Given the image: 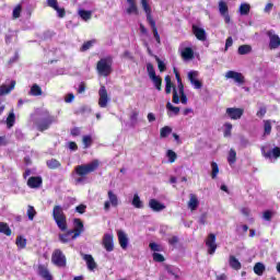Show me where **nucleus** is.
I'll use <instances>...</instances> for the list:
<instances>
[{
	"instance_id": "f257e3e1",
	"label": "nucleus",
	"mask_w": 280,
	"mask_h": 280,
	"mask_svg": "<svg viewBox=\"0 0 280 280\" xmlns=\"http://www.w3.org/2000/svg\"><path fill=\"white\" fill-rule=\"evenodd\" d=\"M97 167H100V161L93 160L88 164H81L75 166L74 172L77 176L84 178V176H89V174H93V172L97 171Z\"/></svg>"
},
{
	"instance_id": "f03ea898",
	"label": "nucleus",
	"mask_w": 280,
	"mask_h": 280,
	"mask_svg": "<svg viewBox=\"0 0 280 280\" xmlns=\"http://www.w3.org/2000/svg\"><path fill=\"white\" fill-rule=\"evenodd\" d=\"M52 219L55 220L57 226L62 232L67 231V214H65V210L61 206H55L52 208Z\"/></svg>"
},
{
	"instance_id": "7ed1b4c3",
	"label": "nucleus",
	"mask_w": 280,
	"mask_h": 280,
	"mask_svg": "<svg viewBox=\"0 0 280 280\" xmlns=\"http://www.w3.org/2000/svg\"><path fill=\"white\" fill-rule=\"evenodd\" d=\"M96 70L100 75L108 78L113 73V57L102 58L96 63Z\"/></svg>"
},
{
	"instance_id": "20e7f679",
	"label": "nucleus",
	"mask_w": 280,
	"mask_h": 280,
	"mask_svg": "<svg viewBox=\"0 0 280 280\" xmlns=\"http://www.w3.org/2000/svg\"><path fill=\"white\" fill-rule=\"evenodd\" d=\"M51 264L57 268H67V256L62 253V249L57 248L52 252Z\"/></svg>"
},
{
	"instance_id": "39448f33",
	"label": "nucleus",
	"mask_w": 280,
	"mask_h": 280,
	"mask_svg": "<svg viewBox=\"0 0 280 280\" xmlns=\"http://www.w3.org/2000/svg\"><path fill=\"white\" fill-rule=\"evenodd\" d=\"M51 124H54V116L51 115H47L46 117L35 121L36 129L39 132H45V130H49Z\"/></svg>"
},
{
	"instance_id": "423d86ee",
	"label": "nucleus",
	"mask_w": 280,
	"mask_h": 280,
	"mask_svg": "<svg viewBox=\"0 0 280 280\" xmlns=\"http://www.w3.org/2000/svg\"><path fill=\"white\" fill-rule=\"evenodd\" d=\"M102 245L107 253H113L115 250V236L108 233L104 234Z\"/></svg>"
},
{
	"instance_id": "0eeeda50",
	"label": "nucleus",
	"mask_w": 280,
	"mask_h": 280,
	"mask_svg": "<svg viewBox=\"0 0 280 280\" xmlns=\"http://www.w3.org/2000/svg\"><path fill=\"white\" fill-rule=\"evenodd\" d=\"M266 36H268V38H269V49H279L280 37L277 35L275 30L267 31Z\"/></svg>"
},
{
	"instance_id": "6e6552de",
	"label": "nucleus",
	"mask_w": 280,
	"mask_h": 280,
	"mask_svg": "<svg viewBox=\"0 0 280 280\" xmlns=\"http://www.w3.org/2000/svg\"><path fill=\"white\" fill-rule=\"evenodd\" d=\"M225 114L230 119L233 121H237V119H242L244 115V108H237V107H228L225 109Z\"/></svg>"
},
{
	"instance_id": "1a4fd4ad",
	"label": "nucleus",
	"mask_w": 280,
	"mask_h": 280,
	"mask_svg": "<svg viewBox=\"0 0 280 280\" xmlns=\"http://www.w3.org/2000/svg\"><path fill=\"white\" fill-rule=\"evenodd\" d=\"M110 98H108V91L106 90V86L102 85L98 90V106L100 108H106L108 106V102Z\"/></svg>"
},
{
	"instance_id": "9d476101",
	"label": "nucleus",
	"mask_w": 280,
	"mask_h": 280,
	"mask_svg": "<svg viewBox=\"0 0 280 280\" xmlns=\"http://www.w3.org/2000/svg\"><path fill=\"white\" fill-rule=\"evenodd\" d=\"M206 246L209 255H215V250H218V244H215V234L210 233L208 235L206 238Z\"/></svg>"
},
{
	"instance_id": "9b49d317",
	"label": "nucleus",
	"mask_w": 280,
	"mask_h": 280,
	"mask_svg": "<svg viewBox=\"0 0 280 280\" xmlns=\"http://www.w3.org/2000/svg\"><path fill=\"white\" fill-rule=\"evenodd\" d=\"M73 225L74 229L70 231H72L73 233L72 240H77L78 237H80V235H82V233H84V223L81 219H73Z\"/></svg>"
},
{
	"instance_id": "f8f14e48",
	"label": "nucleus",
	"mask_w": 280,
	"mask_h": 280,
	"mask_svg": "<svg viewBox=\"0 0 280 280\" xmlns=\"http://www.w3.org/2000/svg\"><path fill=\"white\" fill-rule=\"evenodd\" d=\"M225 78L228 80H234V82H236L237 84H244L246 82L244 74H242V72H236L233 70H229L225 73Z\"/></svg>"
},
{
	"instance_id": "ddd939ff",
	"label": "nucleus",
	"mask_w": 280,
	"mask_h": 280,
	"mask_svg": "<svg viewBox=\"0 0 280 280\" xmlns=\"http://www.w3.org/2000/svg\"><path fill=\"white\" fill-rule=\"evenodd\" d=\"M173 89V104H180V96H178V91L176 90V85L174 83L165 84V93L170 95Z\"/></svg>"
},
{
	"instance_id": "4468645a",
	"label": "nucleus",
	"mask_w": 280,
	"mask_h": 280,
	"mask_svg": "<svg viewBox=\"0 0 280 280\" xmlns=\"http://www.w3.org/2000/svg\"><path fill=\"white\" fill-rule=\"evenodd\" d=\"M37 275L44 280H54V276H51V272H49L47 265H38Z\"/></svg>"
},
{
	"instance_id": "2eb2a0df",
	"label": "nucleus",
	"mask_w": 280,
	"mask_h": 280,
	"mask_svg": "<svg viewBox=\"0 0 280 280\" xmlns=\"http://www.w3.org/2000/svg\"><path fill=\"white\" fill-rule=\"evenodd\" d=\"M26 185L30 189H39V187H43V177L32 176L27 179Z\"/></svg>"
},
{
	"instance_id": "dca6fc26",
	"label": "nucleus",
	"mask_w": 280,
	"mask_h": 280,
	"mask_svg": "<svg viewBox=\"0 0 280 280\" xmlns=\"http://www.w3.org/2000/svg\"><path fill=\"white\" fill-rule=\"evenodd\" d=\"M261 154L265 159H279L280 158V148L275 147L272 151H267L266 152V147H261Z\"/></svg>"
},
{
	"instance_id": "f3484780",
	"label": "nucleus",
	"mask_w": 280,
	"mask_h": 280,
	"mask_svg": "<svg viewBox=\"0 0 280 280\" xmlns=\"http://www.w3.org/2000/svg\"><path fill=\"white\" fill-rule=\"evenodd\" d=\"M117 237L120 248H122V250H126V248H128V235L125 234L122 230H118Z\"/></svg>"
},
{
	"instance_id": "a211bd4d",
	"label": "nucleus",
	"mask_w": 280,
	"mask_h": 280,
	"mask_svg": "<svg viewBox=\"0 0 280 280\" xmlns=\"http://www.w3.org/2000/svg\"><path fill=\"white\" fill-rule=\"evenodd\" d=\"M192 34L196 36L197 40H207V32L205 28H200L197 25H192Z\"/></svg>"
},
{
	"instance_id": "6ab92c4d",
	"label": "nucleus",
	"mask_w": 280,
	"mask_h": 280,
	"mask_svg": "<svg viewBox=\"0 0 280 280\" xmlns=\"http://www.w3.org/2000/svg\"><path fill=\"white\" fill-rule=\"evenodd\" d=\"M83 259L86 262L88 269L93 271L97 268V262H95V258L91 254H83Z\"/></svg>"
},
{
	"instance_id": "aec40b11",
	"label": "nucleus",
	"mask_w": 280,
	"mask_h": 280,
	"mask_svg": "<svg viewBox=\"0 0 280 280\" xmlns=\"http://www.w3.org/2000/svg\"><path fill=\"white\" fill-rule=\"evenodd\" d=\"M149 207L150 209H152V211H155L156 213L165 209V205L161 203V201L156 199H150Z\"/></svg>"
},
{
	"instance_id": "412c9836",
	"label": "nucleus",
	"mask_w": 280,
	"mask_h": 280,
	"mask_svg": "<svg viewBox=\"0 0 280 280\" xmlns=\"http://www.w3.org/2000/svg\"><path fill=\"white\" fill-rule=\"evenodd\" d=\"M127 3L129 7L127 8L126 12L127 14H136L139 15V8L137 7V0H127Z\"/></svg>"
},
{
	"instance_id": "4be33fe9",
	"label": "nucleus",
	"mask_w": 280,
	"mask_h": 280,
	"mask_svg": "<svg viewBox=\"0 0 280 280\" xmlns=\"http://www.w3.org/2000/svg\"><path fill=\"white\" fill-rule=\"evenodd\" d=\"M14 86H16V81H11L10 85L2 84L0 86V95H10L14 91Z\"/></svg>"
},
{
	"instance_id": "5701e85b",
	"label": "nucleus",
	"mask_w": 280,
	"mask_h": 280,
	"mask_svg": "<svg viewBox=\"0 0 280 280\" xmlns=\"http://www.w3.org/2000/svg\"><path fill=\"white\" fill-rule=\"evenodd\" d=\"M141 5L147 14L148 23H150L151 21H154V18H152V8L148 3V0H141Z\"/></svg>"
},
{
	"instance_id": "b1692460",
	"label": "nucleus",
	"mask_w": 280,
	"mask_h": 280,
	"mask_svg": "<svg viewBox=\"0 0 280 280\" xmlns=\"http://www.w3.org/2000/svg\"><path fill=\"white\" fill-rule=\"evenodd\" d=\"M71 240H75L73 238V232L71 230H68L63 234H59V241L61 242V244H69Z\"/></svg>"
},
{
	"instance_id": "393cba45",
	"label": "nucleus",
	"mask_w": 280,
	"mask_h": 280,
	"mask_svg": "<svg viewBox=\"0 0 280 280\" xmlns=\"http://www.w3.org/2000/svg\"><path fill=\"white\" fill-rule=\"evenodd\" d=\"M152 32H153V36L156 40L158 45H161V35H159V28L156 27V21L152 20L151 22H148Z\"/></svg>"
},
{
	"instance_id": "a878e982",
	"label": "nucleus",
	"mask_w": 280,
	"mask_h": 280,
	"mask_svg": "<svg viewBox=\"0 0 280 280\" xmlns=\"http://www.w3.org/2000/svg\"><path fill=\"white\" fill-rule=\"evenodd\" d=\"M199 205H200V201H198V197L194 194H190V199L188 201L189 209L191 211H196Z\"/></svg>"
},
{
	"instance_id": "bb28decb",
	"label": "nucleus",
	"mask_w": 280,
	"mask_h": 280,
	"mask_svg": "<svg viewBox=\"0 0 280 280\" xmlns=\"http://www.w3.org/2000/svg\"><path fill=\"white\" fill-rule=\"evenodd\" d=\"M46 165L48 170H59V167H62V164L60 163V161L56 159H50L46 161Z\"/></svg>"
},
{
	"instance_id": "cd10ccee",
	"label": "nucleus",
	"mask_w": 280,
	"mask_h": 280,
	"mask_svg": "<svg viewBox=\"0 0 280 280\" xmlns=\"http://www.w3.org/2000/svg\"><path fill=\"white\" fill-rule=\"evenodd\" d=\"M229 264L233 270H242V262L235 256H230Z\"/></svg>"
},
{
	"instance_id": "c85d7f7f",
	"label": "nucleus",
	"mask_w": 280,
	"mask_h": 280,
	"mask_svg": "<svg viewBox=\"0 0 280 280\" xmlns=\"http://www.w3.org/2000/svg\"><path fill=\"white\" fill-rule=\"evenodd\" d=\"M107 196L112 207L119 206V198L115 195V192H113V190H108Z\"/></svg>"
},
{
	"instance_id": "c756f323",
	"label": "nucleus",
	"mask_w": 280,
	"mask_h": 280,
	"mask_svg": "<svg viewBox=\"0 0 280 280\" xmlns=\"http://www.w3.org/2000/svg\"><path fill=\"white\" fill-rule=\"evenodd\" d=\"M30 95H33L34 97H38L43 95V89L38 84H33L31 90H30Z\"/></svg>"
},
{
	"instance_id": "7c9ffc66",
	"label": "nucleus",
	"mask_w": 280,
	"mask_h": 280,
	"mask_svg": "<svg viewBox=\"0 0 280 280\" xmlns=\"http://www.w3.org/2000/svg\"><path fill=\"white\" fill-rule=\"evenodd\" d=\"M0 233L7 235V237H10V235H12V229H10V225H8V223L0 222Z\"/></svg>"
},
{
	"instance_id": "2f4dec72",
	"label": "nucleus",
	"mask_w": 280,
	"mask_h": 280,
	"mask_svg": "<svg viewBox=\"0 0 280 280\" xmlns=\"http://www.w3.org/2000/svg\"><path fill=\"white\" fill-rule=\"evenodd\" d=\"M156 91H163V79L160 75L151 78Z\"/></svg>"
},
{
	"instance_id": "473e14b6",
	"label": "nucleus",
	"mask_w": 280,
	"mask_h": 280,
	"mask_svg": "<svg viewBox=\"0 0 280 280\" xmlns=\"http://www.w3.org/2000/svg\"><path fill=\"white\" fill-rule=\"evenodd\" d=\"M254 272L258 277H261V275H264V272H266V265H264L262 262H256L254 266Z\"/></svg>"
},
{
	"instance_id": "72a5a7b5",
	"label": "nucleus",
	"mask_w": 280,
	"mask_h": 280,
	"mask_svg": "<svg viewBox=\"0 0 280 280\" xmlns=\"http://www.w3.org/2000/svg\"><path fill=\"white\" fill-rule=\"evenodd\" d=\"M236 161H237V152L234 149H230L229 155H228L229 165H234Z\"/></svg>"
},
{
	"instance_id": "f704fd0d",
	"label": "nucleus",
	"mask_w": 280,
	"mask_h": 280,
	"mask_svg": "<svg viewBox=\"0 0 280 280\" xmlns=\"http://www.w3.org/2000/svg\"><path fill=\"white\" fill-rule=\"evenodd\" d=\"M238 12L242 16H248V14H250V4L242 3L240 5Z\"/></svg>"
},
{
	"instance_id": "c9c22d12",
	"label": "nucleus",
	"mask_w": 280,
	"mask_h": 280,
	"mask_svg": "<svg viewBox=\"0 0 280 280\" xmlns=\"http://www.w3.org/2000/svg\"><path fill=\"white\" fill-rule=\"evenodd\" d=\"M182 58H184V60H191V58H194V49H191L190 47H186L182 51Z\"/></svg>"
},
{
	"instance_id": "e433bc0d",
	"label": "nucleus",
	"mask_w": 280,
	"mask_h": 280,
	"mask_svg": "<svg viewBox=\"0 0 280 280\" xmlns=\"http://www.w3.org/2000/svg\"><path fill=\"white\" fill-rule=\"evenodd\" d=\"M237 51L240 56H246V54H250L253 51V47L250 45H241Z\"/></svg>"
},
{
	"instance_id": "4c0bfd02",
	"label": "nucleus",
	"mask_w": 280,
	"mask_h": 280,
	"mask_svg": "<svg viewBox=\"0 0 280 280\" xmlns=\"http://www.w3.org/2000/svg\"><path fill=\"white\" fill-rule=\"evenodd\" d=\"M15 244L20 250H23V248H26L27 246V238H23V236H18L15 240Z\"/></svg>"
},
{
	"instance_id": "58836bf2",
	"label": "nucleus",
	"mask_w": 280,
	"mask_h": 280,
	"mask_svg": "<svg viewBox=\"0 0 280 280\" xmlns=\"http://www.w3.org/2000/svg\"><path fill=\"white\" fill-rule=\"evenodd\" d=\"M131 205L136 208V209H143V201H141V198L139 197L138 194L133 195V199Z\"/></svg>"
},
{
	"instance_id": "ea45409f",
	"label": "nucleus",
	"mask_w": 280,
	"mask_h": 280,
	"mask_svg": "<svg viewBox=\"0 0 280 280\" xmlns=\"http://www.w3.org/2000/svg\"><path fill=\"white\" fill-rule=\"evenodd\" d=\"M79 16H81L83 21H91L93 12L81 9L79 10Z\"/></svg>"
},
{
	"instance_id": "a19ab883",
	"label": "nucleus",
	"mask_w": 280,
	"mask_h": 280,
	"mask_svg": "<svg viewBox=\"0 0 280 280\" xmlns=\"http://www.w3.org/2000/svg\"><path fill=\"white\" fill-rule=\"evenodd\" d=\"M170 135H172V127L165 126L160 129L161 139H166V137H170Z\"/></svg>"
},
{
	"instance_id": "79ce46f5",
	"label": "nucleus",
	"mask_w": 280,
	"mask_h": 280,
	"mask_svg": "<svg viewBox=\"0 0 280 280\" xmlns=\"http://www.w3.org/2000/svg\"><path fill=\"white\" fill-rule=\"evenodd\" d=\"M15 121H16V116L14 115V110H11L7 117L8 128H12V126H14Z\"/></svg>"
},
{
	"instance_id": "37998d69",
	"label": "nucleus",
	"mask_w": 280,
	"mask_h": 280,
	"mask_svg": "<svg viewBox=\"0 0 280 280\" xmlns=\"http://www.w3.org/2000/svg\"><path fill=\"white\" fill-rule=\"evenodd\" d=\"M219 12H220L221 16L223 14H229V4H226V2H224V0L219 1Z\"/></svg>"
},
{
	"instance_id": "c03bdc74",
	"label": "nucleus",
	"mask_w": 280,
	"mask_h": 280,
	"mask_svg": "<svg viewBox=\"0 0 280 280\" xmlns=\"http://www.w3.org/2000/svg\"><path fill=\"white\" fill-rule=\"evenodd\" d=\"M96 43L97 40L95 39L84 42L80 48V51H89V49H91V47H93Z\"/></svg>"
},
{
	"instance_id": "a18cd8bd",
	"label": "nucleus",
	"mask_w": 280,
	"mask_h": 280,
	"mask_svg": "<svg viewBox=\"0 0 280 280\" xmlns=\"http://www.w3.org/2000/svg\"><path fill=\"white\" fill-rule=\"evenodd\" d=\"M173 72L175 74L176 81H177V89H185V84H183V79H180V73L176 68L173 69Z\"/></svg>"
},
{
	"instance_id": "49530a36",
	"label": "nucleus",
	"mask_w": 280,
	"mask_h": 280,
	"mask_svg": "<svg viewBox=\"0 0 280 280\" xmlns=\"http://www.w3.org/2000/svg\"><path fill=\"white\" fill-rule=\"evenodd\" d=\"M211 178L215 179L218 178V174H220V167L218 166V163L212 162L211 163Z\"/></svg>"
},
{
	"instance_id": "de8ad7c7",
	"label": "nucleus",
	"mask_w": 280,
	"mask_h": 280,
	"mask_svg": "<svg viewBox=\"0 0 280 280\" xmlns=\"http://www.w3.org/2000/svg\"><path fill=\"white\" fill-rule=\"evenodd\" d=\"M147 72H148V75L150 78V80L152 78H155L156 77V70H154V65L152 63H147Z\"/></svg>"
},
{
	"instance_id": "09e8293b",
	"label": "nucleus",
	"mask_w": 280,
	"mask_h": 280,
	"mask_svg": "<svg viewBox=\"0 0 280 280\" xmlns=\"http://www.w3.org/2000/svg\"><path fill=\"white\" fill-rule=\"evenodd\" d=\"M82 143L84 149L91 148L93 145V138L91 136H83Z\"/></svg>"
},
{
	"instance_id": "8fccbe9b",
	"label": "nucleus",
	"mask_w": 280,
	"mask_h": 280,
	"mask_svg": "<svg viewBox=\"0 0 280 280\" xmlns=\"http://www.w3.org/2000/svg\"><path fill=\"white\" fill-rule=\"evenodd\" d=\"M166 156L168 159V163H176V159H178V155L173 150H167Z\"/></svg>"
},
{
	"instance_id": "3c124183",
	"label": "nucleus",
	"mask_w": 280,
	"mask_h": 280,
	"mask_svg": "<svg viewBox=\"0 0 280 280\" xmlns=\"http://www.w3.org/2000/svg\"><path fill=\"white\" fill-rule=\"evenodd\" d=\"M156 62H158V69L161 73H163L164 71L167 70V66H165V62H163L161 60V58H159V56H154Z\"/></svg>"
},
{
	"instance_id": "603ef678",
	"label": "nucleus",
	"mask_w": 280,
	"mask_h": 280,
	"mask_svg": "<svg viewBox=\"0 0 280 280\" xmlns=\"http://www.w3.org/2000/svg\"><path fill=\"white\" fill-rule=\"evenodd\" d=\"M21 12H23V5L18 4L12 12L13 19H21Z\"/></svg>"
},
{
	"instance_id": "864d4df0",
	"label": "nucleus",
	"mask_w": 280,
	"mask_h": 280,
	"mask_svg": "<svg viewBox=\"0 0 280 280\" xmlns=\"http://www.w3.org/2000/svg\"><path fill=\"white\" fill-rule=\"evenodd\" d=\"M232 130H233V125L231 122H225L224 124L223 137H231Z\"/></svg>"
},
{
	"instance_id": "5fc2aeb1",
	"label": "nucleus",
	"mask_w": 280,
	"mask_h": 280,
	"mask_svg": "<svg viewBox=\"0 0 280 280\" xmlns=\"http://www.w3.org/2000/svg\"><path fill=\"white\" fill-rule=\"evenodd\" d=\"M129 119H130L132 126H136L137 121H139V112L132 110L129 116Z\"/></svg>"
},
{
	"instance_id": "6e6d98bb",
	"label": "nucleus",
	"mask_w": 280,
	"mask_h": 280,
	"mask_svg": "<svg viewBox=\"0 0 280 280\" xmlns=\"http://www.w3.org/2000/svg\"><path fill=\"white\" fill-rule=\"evenodd\" d=\"M27 218H28V220H34V218H36V209H34V207L33 206H28L27 207Z\"/></svg>"
},
{
	"instance_id": "4d7b16f0",
	"label": "nucleus",
	"mask_w": 280,
	"mask_h": 280,
	"mask_svg": "<svg viewBox=\"0 0 280 280\" xmlns=\"http://www.w3.org/2000/svg\"><path fill=\"white\" fill-rule=\"evenodd\" d=\"M153 261H156L158 264H163L165 261V256L159 253H153Z\"/></svg>"
},
{
	"instance_id": "13d9d810",
	"label": "nucleus",
	"mask_w": 280,
	"mask_h": 280,
	"mask_svg": "<svg viewBox=\"0 0 280 280\" xmlns=\"http://www.w3.org/2000/svg\"><path fill=\"white\" fill-rule=\"evenodd\" d=\"M264 130L265 135H270V132H272V124L270 122V120H265Z\"/></svg>"
},
{
	"instance_id": "bf43d9fd",
	"label": "nucleus",
	"mask_w": 280,
	"mask_h": 280,
	"mask_svg": "<svg viewBox=\"0 0 280 280\" xmlns=\"http://www.w3.org/2000/svg\"><path fill=\"white\" fill-rule=\"evenodd\" d=\"M166 108L167 110H171L172 113H174V115H178V113H180V107H176L172 105V103L170 102L166 104Z\"/></svg>"
},
{
	"instance_id": "052dcab7",
	"label": "nucleus",
	"mask_w": 280,
	"mask_h": 280,
	"mask_svg": "<svg viewBox=\"0 0 280 280\" xmlns=\"http://www.w3.org/2000/svg\"><path fill=\"white\" fill-rule=\"evenodd\" d=\"M149 247L151 250H153V253H161L163 250V247L156 243H150Z\"/></svg>"
},
{
	"instance_id": "680f3d73",
	"label": "nucleus",
	"mask_w": 280,
	"mask_h": 280,
	"mask_svg": "<svg viewBox=\"0 0 280 280\" xmlns=\"http://www.w3.org/2000/svg\"><path fill=\"white\" fill-rule=\"evenodd\" d=\"M55 11H57V15L59 19H65V16H67V11L65 10V8H60L58 5L57 9H55Z\"/></svg>"
},
{
	"instance_id": "e2e57ef3",
	"label": "nucleus",
	"mask_w": 280,
	"mask_h": 280,
	"mask_svg": "<svg viewBox=\"0 0 280 280\" xmlns=\"http://www.w3.org/2000/svg\"><path fill=\"white\" fill-rule=\"evenodd\" d=\"M182 104H187V94H185V88L178 89Z\"/></svg>"
},
{
	"instance_id": "0e129e2a",
	"label": "nucleus",
	"mask_w": 280,
	"mask_h": 280,
	"mask_svg": "<svg viewBox=\"0 0 280 280\" xmlns=\"http://www.w3.org/2000/svg\"><path fill=\"white\" fill-rule=\"evenodd\" d=\"M75 211H77V213H80L81 215L86 213V205L81 203V205L77 206Z\"/></svg>"
},
{
	"instance_id": "69168bd1",
	"label": "nucleus",
	"mask_w": 280,
	"mask_h": 280,
	"mask_svg": "<svg viewBox=\"0 0 280 280\" xmlns=\"http://www.w3.org/2000/svg\"><path fill=\"white\" fill-rule=\"evenodd\" d=\"M196 78H198V71H190L188 72V80L191 84V82H194L196 80Z\"/></svg>"
},
{
	"instance_id": "338daca9",
	"label": "nucleus",
	"mask_w": 280,
	"mask_h": 280,
	"mask_svg": "<svg viewBox=\"0 0 280 280\" xmlns=\"http://www.w3.org/2000/svg\"><path fill=\"white\" fill-rule=\"evenodd\" d=\"M48 8H52V10L57 9L58 0H47Z\"/></svg>"
},
{
	"instance_id": "774afa93",
	"label": "nucleus",
	"mask_w": 280,
	"mask_h": 280,
	"mask_svg": "<svg viewBox=\"0 0 280 280\" xmlns=\"http://www.w3.org/2000/svg\"><path fill=\"white\" fill-rule=\"evenodd\" d=\"M267 113L266 107H260L259 110L256 113L257 117H265Z\"/></svg>"
}]
</instances>
